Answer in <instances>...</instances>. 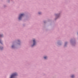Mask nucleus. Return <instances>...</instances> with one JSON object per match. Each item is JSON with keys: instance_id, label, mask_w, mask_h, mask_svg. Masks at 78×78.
I'll list each match as a JSON object with an SVG mask.
<instances>
[{"instance_id": "1", "label": "nucleus", "mask_w": 78, "mask_h": 78, "mask_svg": "<svg viewBox=\"0 0 78 78\" xmlns=\"http://www.w3.org/2000/svg\"><path fill=\"white\" fill-rule=\"evenodd\" d=\"M24 16V14H21L20 15L19 18V20H21V19H22V17H23Z\"/></svg>"}, {"instance_id": "2", "label": "nucleus", "mask_w": 78, "mask_h": 78, "mask_svg": "<svg viewBox=\"0 0 78 78\" xmlns=\"http://www.w3.org/2000/svg\"><path fill=\"white\" fill-rule=\"evenodd\" d=\"M17 73H14L10 77V78H12L14 77L15 76H16L17 75Z\"/></svg>"}, {"instance_id": "3", "label": "nucleus", "mask_w": 78, "mask_h": 78, "mask_svg": "<svg viewBox=\"0 0 78 78\" xmlns=\"http://www.w3.org/2000/svg\"><path fill=\"white\" fill-rule=\"evenodd\" d=\"M33 44L32 45V47H33L35 44H36V41H35V40L34 39L33 40Z\"/></svg>"}, {"instance_id": "4", "label": "nucleus", "mask_w": 78, "mask_h": 78, "mask_svg": "<svg viewBox=\"0 0 78 78\" xmlns=\"http://www.w3.org/2000/svg\"><path fill=\"white\" fill-rule=\"evenodd\" d=\"M74 77L75 76L74 75H72L71 76V78H74Z\"/></svg>"}, {"instance_id": "5", "label": "nucleus", "mask_w": 78, "mask_h": 78, "mask_svg": "<svg viewBox=\"0 0 78 78\" xmlns=\"http://www.w3.org/2000/svg\"><path fill=\"white\" fill-rule=\"evenodd\" d=\"M47 58V56H45L44 57V59H46V58Z\"/></svg>"}, {"instance_id": "6", "label": "nucleus", "mask_w": 78, "mask_h": 78, "mask_svg": "<svg viewBox=\"0 0 78 78\" xmlns=\"http://www.w3.org/2000/svg\"><path fill=\"white\" fill-rule=\"evenodd\" d=\"M2 36H3V35H0V37H2Z\"/></svg>"}, {"instance_id": "7", "label": "nucleus", "mask_w": 78, "mask_h": 78, "mask_svg": "<svg viewBox=\"0 0 78 78\" xmlns=\"http://www.w3.org/2000/svg\"><path fill=\"white\" fill-rule=\"evenodd\" d=\"M12 48H13L14 47V45L12 46Z\"/></svg>"}, {"instance_id": "8", "label": "nucleus", "mask_w": 78, "mask_h": 78, "mask_svg": "<svg viewBox=\"0 0 78 78\" xmlns=\"http://www.w3.org/2000/svg\"><path fill=\"white\" fill-rule=\"evenodd\" d=\"M0 43H1V44H2V42H1V40H0Z\"/></svg>"}, {"instance_id": "9", "label": "nucleus", "mask_w": 78, "mask_h": 78, "mask_svg": "<svg viewBox=\"0 0 78 78\" xmlns=\"http://www.w3.org/2000/svg\"><path fill=\"white\" fill-rule=\"evenodd\" d=\"M41 12H39V13H38V14H41Z\"/></svg>"}, {"instance_id": "10", "label": "nucleus", "mask_w": 78, "mask_h": 78, "mask_svg": "<svg viewBox=\"0 0 78 78\" xmlns=\"http://www.w3.org/2000/svg\"><path fill=\"white\" fill-rule=\"evenodd\" d=\"M18 41V42H19V41Z\"/></svg>"}, {"instance_id": "11", "label": "nucleus", "mask_w": 78, "mask_h": 78, "mask_svg": "<svg viewBox=\"0 0 78 78\" xmlns=\"http://www.w3.org/2000/svg\"><path fill=\"white\" fill-rule=\"evenodd\" d=\"M1 50H2V48H1Z\"/></svg>"}]
</instances>
